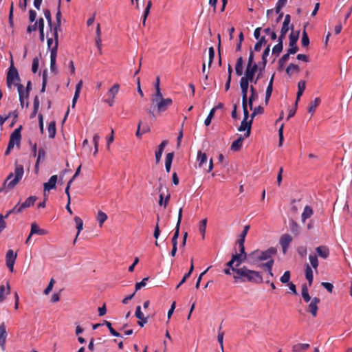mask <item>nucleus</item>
Here are the masks:
<instances>
[{
    "label": "nucleus",
    "mask_w": 352,
    "mask_h": 352,
    "mask_svg": "<svg viewBox=\"0 0 352 352\" xmlns=\"http://www.w3.org/2000/svg\"><path fill=\"white\" fill-rule=\"evenodd\" d=\"M21 126L14 129V131L12 133L8 142L10 147L14 148L15 145H19L21 139Z\"/></svg>",
    "instance_id": "nucleus-9"
},
{
    "label": "nucleus",
    "mask_w": 352,
    "mask_h": 352,
    "mask_svg": "<svg viewBox=\"0 0 352 352\" xmlns=\"http://www.w3.org/2000/svg\"><path fill=\"white\" fill-rule=\"evenodd\" d=\"M318 256L322 258L326 259L329 256V249L325 245L318 246L316 248Z\"/></svg>",
    "instance_id": "nucleus-23"
},
{
    "label": "nucleus",
    "mask_w": 352,
    "mask_h": 352,
    "mask_svg": "<svg viewBox=\"0 0 352 352\" xmlns=\"http://www.w3.org/2000/svg\"><path fill=\"white\" fill-rule=\"evenodd\" d=\"M179 234V227L175 226V231L172 238V244L173 245H177V239Z\"/></svg>",
    "instance_id": "nucleus-62"
},
{
    "label": "nucleus",
    "mask_w": 352,
    "mask_h": 352,
    "mask_svg": "<svg viewBox=\"0 0 352 352\" xmlns=\"http://www.w3.org/2000/svg\"><path fill=\"white\" fill-rule=\"evenodd\" d=\"M253 111L252 113L251 114V118L252 120H253V118L256 116V115H258V114H262L264 112V109L263 107L261 106H258V107H254V109L252 108V109Z\"/></svg>",
    "instance_id": "nucleus-57"
},
{
    "label": "nucleus",
    "mask_w": 352,
    "mask_h": 352,
    "mask_svg": "<svg viewBox=\"0 0 352 352\" xmlns=\"http://www.w3.org/2000/svg\"><path fill=\"white\" fill-rule=\"evenodd\" d=\"M243 119L239 127L238 128V130L239 131H245L243 135L245 138H248L251 133V127L253 120L251 118L250 120H248L249 118V111L248 110V107L243 108Z\"/></svg>",
    "instance_id": "nucleus-5"
},
{
    "label": "nucleus",
    "mask_w": 352,
    "mask_h": 352,
    "mask_svg": "<svg viewBox=\"0 0 352 352\" xmlns=\"http://www.w3.org/2000/svg\"><path fill=\"white\" fill-rule=\"evenodd\" d=\"M207 155L205 153L199 151L197 156V162L199 167H202L207 162Z\"/></svg>",
    "instance_id": "nucleus-35"
},
{
    "label": "nucleus",
    "mask_w": 352,
    "mask_h": 352,
    "mask_svg": "<svg viewBox=\"0 0 352 352\" xmlns=\"http://www.w3.org/2000/svg\"><path fill=\"white\" fill-rule=\"evenodd\" d=\"M37 198L36 196H30L28 197L24 202L20 204L19 202L16 206L18 208L19 212L21 213L24 209L30 208V206L34 204V202L36 201Z\"/></svg>",
    "instance_id": "nucleus-13"
},
{
    "label": "nucleus",
    "mask_w": 352,
    "mask_h": 352,
    "mask_svg": "<svg viewBox=\"0 0 352 352\" xmlns=\"http://www.w3.org/2000/svg\"><path fill=\"white\" fill-rule=\"evenodd\" d=\"M58 177L54 175L51 176L47 182L44 183V191H50L56 188Z\"/></svg>",
    "instance_id": "nucleus-21"
},
{
    "label": "nucleus",
    "mask_w": 352,
    "mask_h": 352,
    "mask_svg": "<svg viewBox=\"0 0 352 352\" xmlns=\"http://www.w3.org/2000/svg\"><path fill=\"white\" fill-rule=\"evenodd\" d=\"M104 324L107 327V328L109 329V332L111 333V334L113 336H116V337H120L121 335L117 332L111 326V324L110 322L109 321H107V320H104L103 324Z\"/></svg>",
    "instance_id": "nucleus-50"
},
{
    "label": "nucleus",
    "mask_w": 352,
    "mask_h": 352,
    "mask_svg": "<svg viewBox=\"0 0 352 352\" xmlns=\"http://www.w3.org/2000/svg\"><path fill=\"white\" fill-rule=\"evenodd\" d=\"M300 68L297 65L291 63L286 68V72L288 75H292L294 72H299Z\"/></svg>",
    "instance_id": "nucleus-49"
},
{
    "label": "nucleus",
    "mask_w": 352,
    "mask_h": 352,
    "mask_svg": "<svg viewBox=\"0 0 352 352\" xmlns=\"http://www.w3.org/2000/svg\"><path fill=\"white\" fill-rule=\"evenodd\" d=\"M166 145H167V141L163 140L160 143V144L158 146L157 150L155 153V162L157 164L160 162L163 151Z\"/></svg>",
    "instance_id": "nucleus-22"
},
{
    "label": "nucleus",
    "mask_w": 352,
    "mask_h": 352,
    "mask_svg": "<svg viewBox=\"0 0 352 352\" xmlns=\"http://www.w3.org/2000/svg\"><path fill=\"white\" fill-rule=\"evenodd\" d=\"M173 157H174L173 153H168L166 155L165 168H166V172H168V173H169L170 170Z\"/></svg>",
    "instance_id": "nucleus-38"
},
{
    "label": "nucleus",
    "mask_w": 352,
    "mask_h": 352,
    "mask_svg": "<svg viewBox=\"0 0 352 352\" xmlns=\"http://www.w3.org/2000/svg\"><path fill=\"white\" fill-rule=\"evenodd\" d=\"M207 219H202L199 223V232L202 234L203 239L205 237V233L206 230V226H207Z\"/></svg>",
    "instance_id": "nucleus-51"
},
{
    "label": "nucleus",
    "mask_w": 352,
    "mask_h": 352,
    "mask_svg": "<svg viewBox=\"0 0 352 352\" xmlns=\"http://www.w3.org/2000/svg\"><path fill=\"white\" fill-rule=\"evenodd\" d=\"M291 22V17L289 14H286L282 25V28L280 29V32L287 34L289 31L290 27L289 24Z\"/></svg>",
    "instance_id": "nucleus-28"
},
{
    "label": "nucleus",
    "mask_w": 352,
    "mask_h": 352,
    "mask_svg": "<svg viewBox=\"0 0 352 352\" xmlns=\"http://www.w3.org/2000/svg\"><path fill=\"white\" fill-rule=\"evenodd\" d=\"M263 32L267 35L270 36L272 40L274 41L277 38V35H276V33L275 32L274 28H271L268 27V28L264 29Z\"/></svg>",
    "instance_id": "nucleus-53"
},
{
    "label": "nucleus",
    "mask_w": 352,
    "mask_h": 352,
    "mask_svg": "<svg viewBox=\"0 0 352 352\" xmlns=\"http://www.w3.org/2000/svg\"><path fill=\"white\" fill-rule=\"evenodd\" d=\"M306 88V82L305 80H300L298 83V92L296 94V105L298 103V100L300 99Z\"/></svg>",
    "instance_id": "nucleus-32"
},
{
    "label": "nucleus",
    "mask_w": 352,
    "mask_h": 352,
    "mask_svg": "<svg viewBox=\"0 0 352 352\" xmlns=\"http://www.w3.org/2000/svg\"><path fill=\"white\" fill-rule=\"evenodd\" d=\"M44 16L47 20V26L48 29L50 32V33L53 35V28L54 25L52 24V14L50 10L46 9L44 10Z\"/></svg>",
    "instance_id": "nucleus-27"
},
{
    "label": "nucleus",
    "mask_w": 352,
    "mask_h": 352,
    "mask_svg": "<svg viewBox=\"0 0 352 352\" xmlns=\"http://www.w3.org/2000/svg\"><path fill=\"white\" fill-rule=\"evenodd\" d=\"M6 81L9 89H12L13 85L16 86V84L20 81L18 71L12 65L8 72Z\"/></svg>",
    "instance_id": "nucleus-6"
},
{
    "label": "nucleus",
    "mask_w": 352,
    "mask_h": 352,
    "mask_svg": "<svg viewBox=\"0 0 352 352\" xmlns=\"http://www.w3.org/2000/svg\"><path fill=\"white\" fill-rule=\"evenodd\" d=\"M283 44L278 43L272 48V54L274 55L276 57L278 56L283 50Z\"/></svg>",
    "instance_id": "nucleus-52"
},
{
    "label": "nucleus",
    "mask_w": 352,
    "mask_h": 352,
    "mask_svg": "<svg viewBox=\"0 0 352 352\" xmlns=\"http://www.w3.org/2000/svg\"><path fill=\"white\" fill-rule=\"evenodd\" d=\"M74 221H75V223H76V228L78 230V232H77V234H76V239L74 241V243H76L78 236L79 235L80 232H81V230L83 228V221H82V220L79 217H77V216L75 217H74Z\"/></svg>",
    "instance_id": "nucleus-43"
},
{
    "label": "nucleus",
    "mask_w": 352,
    "mask_h": 352,
    "mask_svg": "<svg viewBox=\"0 0 352 352\" xmlns=\"http://www.w3.org/2000/svg\"><path fill=\"white\" fill-rule=\"evenodd\" d=\"M232 272L236 273L234 276L235 280H240L241 282H251L256 284L262 283L263 276L259 272L249 270L247 267L243 266L240 268H232Z\"/></svg>",
    "instance_id": "nucleus-1"
},
{
    "label": "nucleus",
    "mask_w": 352,
    "mask_h": 352,
    "mask_svg": "<svg viewBox=\"0 0 352 352\" xmlns=\"http://www.w3.org/2000/svg\"><path fill=\"white\" fill-rule=\"evenodd\" d=\"M155 92L153 95H157V96H160V94H162V93L161 91L160 78L159 76H157L156 78V80H155Z\"/></svg>",
    "instance_id": "nucleus-61"
},
{
    "label": "nucleus",
    "mask_w": 352,
    "mask_h": 352,
    "mask_svg": "<svg viewBox=\"0 0 352 352\" xmlns=\"http://www.w3.org/2000/svg\"><path fill=\"white\" fill-rule=\"evenodd\" d=\"M16 86L17 87L18 93L19 96V101L21 107L23 108L25 106L26 107H28V102L25 101L28 99V98H25L23 85H22L20 83H16Z\"/></svg>",
    "instance_id": "nucleus-15"
},
{
    "label": "nucleus",
    "mask_w": 352,
    "mask_h": 352,
    "mask_svg": "<svg viewBox=\"0 0 352 352\" xmlns=\"http://www.w3.org/2000/svg\"><path fill=\"white\" fill-rule=\"evenodd\" d=\"M56 23L54 25L53 28V36L57 37V32H58L60 30L61 26V11L60 3H58V10L56 14Z\"/></svg>",
    "instance_id": "nucleus-18"
},
{
    "label": "nucleus",
    "mask_w": 352,
    "mask_h": 352,
    "mask_svg": "<svg viewBox=\"0 0 352 352\" xmlns=\"http://www.w3.org/2000/svg\"><path fill=\"white\" fill-rule=\"evenodd\" d=\"M274 261H270V262H265V263H261V264L258 265V267L267 270L269 276L272 277L274 276V274L272 272V267L274 265Z\"/></svg>",
    "instance_id": "nucleus-31"
},
{
    "label": "nucleus",
    "mask_w": 352,
    "mask_h": 352,
    "mask_svg": "<svg viewBox=\"0 0 352 352\" xmlns=\"http://www.w3.org/2000/svg\"><path fill=\"white\" fill-rule=\"evenodd\" d=\"M96 44L98 49V50L100 52L102 48V40H101V31H100V24L98 23L96 30Z\"/></svg>",
    "instance_id": "nucleus-41"
},
{
    "label": "nucleus",
    "mask_w": 352,
    "mask_h": 352,
    "mask_svg": "<svg viewBox=\"0 0 352 352\" xmlns=\"http://www.w3.org/2000/svg\"><path fill=\"white\" fill-rule=\"evenodd\" d=\"M250 89L251 95L248 98V104L249 105L250 109H252L253 102L256 99V98H257L258 95L255 88L253 86H250Z\"/></svg>",
    "instance_id": "nucleus-37"
},
{
    "label": "nucleus",
    "mask_w": 352,
    "mask_h": 352,
    "mask_svg": "<svg viewBox=\"0 0 352 352\" xmlns=\"http://www.w3.org/2000/svg\"><path fill=\"white\" fill-rule=\"evenodd\" d=\"M320 300L318 297L313 298L310 301L308 310L314 317H316L317 316L318 309V305L320 303Z\"/></svg>",
    "instance_id": "nucleus-19"
},
{
    "label": "nucleus",
    "mask_w": 352,
    "mask_h": 352,
    "mask_svg": "<svg viewBox=\"0 0 352 352\" xmlns=\"http://www.w3.org/2000/svg\"><path fill=\"white\" fill-rule=\"evenodd\" d=\"M245 138L242 135H241L237 140H234L230 146L231 150L234 151H239L243 145V140Z\"/></svg>",
    "instance_id": "nucleus-26"
},
{
    "label": "nucleus",
    "mask_w": 352,
    "mask_h": 352,
    "mask_svg": "<svg viewBox=\"0 0 352 352\" xmlns=\"http://www.w3.org/2000/svg\"><path fill=\"white\" fill-rule=\"evenodd\" d=\"M221 326H220L219 329L218 336H217V340H218V342L220 344V347H221V349L222 352H224L223 351V336H224V333L223 331H221Z\"/></svg>",
    "instance_id": "nucleus-55"
},
{
    "label": "nucleus",
    "mask_w": 352,
    "mask_h": 352,
    "mask_svg": "<svg viewBox=\"0 0 352 352\" xmlns=\"http://www.w3.org/2000/svg\"><path fill=\"white\" fill-rule=\"evenodd\" d=\"M292 238L288 234H285L281 236L280 241H279V243L282 248L283 252L284 254H285L286 252L287 251V249H288L289 245L290 243L292 242Z\"/></svg>",
    "instance_id": "nucleus-16"
},
{
    "label": "nucleus",
    "mask_w": 352,
    "mask_h": 352,
    "mask_svg": "<svg viewBox=\"0 0 352 352\" xmlns=\"http://www.w3.org/2000/svg\"><path fill=\"white\" fill-rule=\"evenodd\" d=\"M305 277L309 282V285L311 286L314 280V274L313 270L309 265H307L305 267Z\"/></svg>",
    "instance_id": "nucleus-40"
},
{
    "label": "nucleus",
    "mask_w": 352,
    "mask_h": 352,
    "mask_svg": "<svg viewBox=\"0 0 352 352\" xmlns=\"http://www.w3.org/2000/svg\"><path fill=\"white\" fill-rule=\"evenodd\" d=\"M10 294V287L8 283L6 286L3 285H0V303L3 302L6 299V296Z\"/></svg>",
    "instance_id": "nucleus-24"
},
{
    "label": "nucleus",
    "mask_w": 352,
    "mask_h": 352,
    "mask_svg": "<svg viewBox=\"0 0 352 352\" xmlns=\"http://www.w3.org/2000/svg\"><path fill=\"white\" fill-rule=\"evenodd\" d=\"M313 214V210L309 206H306L304 208L303 212L301 214V220L305 222L307 219L311 217Z\"/></svg>",
    "instance_id": "nucleus-36"
},
{
    "label": "nucleus",
    "mask_w": 352,
    "mask_h": 352,
    "mask_svg": "<svg viewBox=\"0 0 352 352\" xmlns=\"http://www.w3.org/2000/svg\"><path fill=\"white\" fill-rule=\"evenodd\" d=\"M290 280V272L285 271L283 276L280 277V280L283 283H288Z\"/></svg>",
    "instance_id": "nucleus-64"
},
{
    "label": "nucleus",
    "mask_w": 352,
    "mask_h": 352,
    "mask_svg": "<svg viewBox=\"0 0 352 352\" xmlns=\"http://www.w3.org/2000/svg\"><path fill=\"white\" fill-rule=\"evenodd\" d=\"M301 43L303 47H307L309 44V38L305 30L302 32Z\"/></svg>",
    "instance_id": "nucleus-60"
},
{
    "label": "nucleus",
    "mask_w": 352,
    "mask_h": 352,
    "mask_svg": "<svg viewBox=\"0 0 352 352\" xmlns=\"http://www.w3.org/2000/svg\"><path fill=\"white\" fill-rule=\"evenodd\" d=\"M273 81H274V75L271 77V79L269 82L268 86L267 87L266 91H265V104H267L272 91H273Z\"/></svg>",
    "instance_id": "nucleus-33"
},
{
    "label": "nucleus",
    "mask_w": 352,
    "mask_h": 352,
    "mask_svg": "<svg viewBox=\"0 0 352 352\" xmlns=\"http://www.w3.org/2000/svg\"><path fill=\"white\" fill-rule=\"evenodd\" d=\"M243 61L242 57L241 56V57L238 58L236 60V65H235V72H236V74L239 76H240L243 74Z\"/></svg>",
    "instance_id": "nucleus-39"
},
{
    "label": "nucleus",
    "mask_w": 352,
    "mask_h": 352,
    "mask_svg": "<svg viewBox=\"0 0 352 352\" xmlns=\"http://www.w3.org/2000/svg\"><path fill=\"white\" fill-rule=\"evenodd\" d=\"M249 229H250L249 225L244 226L243 230L240 234L239 239L237 241V244L239 246H244L245 239V237H246V235L248 234Z\"/></svg>",
    "instance_id": "nucleus-30"
},
{
    "label": "nucleus",
    "mask_w": 352,
    "mask_h": 352,
    "mask_svg": "<svg viewBox=\"0 0 352 352\" xmlns=\"http://www.w3.org/2000/svg\"><path fill=\"white\" fill-rule=\"evenodd\" d=\"M289 228H290V230L291 232L293 233V234H297L299 232V226L298 224L292 220L289 221Z\"/></svg>",
    "instance_id": "nucleus-56"
},
{
    "label": "nucleus",
    "mask_w": 352,
    "mask_h": 352,
    "mask_svg": "<svg viewBox=\"0 0 352 352\" xmlns=\"http://www.w3.org/2000/svg\"><path fill=\"white\" fill-rule=\"evenodd\" d=\"M39 60L37 57H35L32 60V71L33 73H36L38 69Z\"/></svg>",
    "instance_id": "nucleus-63"
},
{
    "label": "nucleus",
    "mask_w": 352,
    "mask_h": 352,
    "mask_svg": "<svg viewBox=\"0 0 352 352\" xmlns=\"http://www.w3.org/2000/svg\"><path fill=\"white\" fill-rule=\"evenodd\" d=\"M151 102L157 109L158 113L166 111L173 104V100L170 98H164L162 94L160 96L152 95Z\"/></svg>",
    "instance_id": "nucleus-4"
},
{
    "label": "nucleus",
    "mask_w": 352,
    "mask_h": 352,
    "mask_svg": "<svg viewBox=\"0 0 352 352\" xmlns=\"http://www.w3.org/2000/svg\"><path fill=\"white\" fill-rule=\"evenodd\" d=\"M309 260L311 266V267H313L314 270H317L318 267V260L317 255L313 254H309Z\"/></svg>",
    "instance_id": "nucleus-45"
},
{
    "label": "nucleus",
    "mask_w": 352,
    "mask_h": 352,
    "mask_svg": "<svg viewBox=\"0 0 352 352\" xmlns=\"http://www.w3.org/2000/svg\"><path fill=\"white\" fill-rule=\"evenodd\" d=\"M239 253L232 254V258L235 261V267H239L247 258L245 246H239Z\"/></svg>",
    "instance_id": "nucleus-10"
},
{
    "label": "nucleus",
    "mask_w": 352,
    "mask_h": 352,
    "mask_svg": "<svg viewBox=\"0 0 352 352\" xmlns=\"http://www.w3.org/2000/svg\"><path fill=\"white\" fill-rule=\"evenodd\" d=\"M277 250L275 248L271 247L266 250H256L252 252L249 254V259L250 263L257 264L262 261L270 262V261H274L273 256L276 254Z\"/></svg>",
    "instance_id": "nucleus-3"
},
{
    "label": "nucleus",
    "mask_w": 352,
    "mask_h": 352,
    "mask_svg": "<svg viewBox=\"0 0 352 352\" xmlns=\"http://www.w3.org/2000/svg\"><path fill=\"white\" fill-rule=\"evenodd\" d=\"M57 57V43L54 45L50 54V70L52 73L56 74L57 69L56 66Z\"/></svg>",
    "instance_id": "nucleus-17"
},
{
    "label": "nucleus",
    "mask_w": 352,
    "mask_h": 352,
    "mask_svg": "<svg viewBox=\"0 0 352 352\" xmlns=\"http://www.w3.org/2000/svg\"><path fill=\"white\" fill-rule=\"evenodd\" d=\"M107 219V215L104 212L102 211H99L98 212L97 221H98L100 226H102Z\"/></svg>",
    "instance_id": "nucleus-54"
},
{
    "label": "nucleus",
    "mask_w": 352,
    "mask_h": 352,
    "mask_svg": "<svg viewBox=\"0 0 352 352\" xmlns=\"http://www.w3.org/2000/svg\"><path fill=\"white\" fill-rule=\"evenodd\" d=\"M46 234H47V231L44 229H41L36 223L31 224L30 236H32L33 234L42 236L45 235Z\"/></svg>",
    "instance_id": "nucleus-25"
},
{
    "label": "nucleus",
    "mask_w": 352,
    "mask_h": 352,
    "mask_svg": "<svg viewBox=\"0 0 352 352\" xmlns=\"http://www.w3.org/2000/svg\"><path fill=\"white\" fill-rule=\"evenodd\" d=\"M258 68V67L257 64L247 65L244 76L241 77V79L250 82H253L254 75L256 73Z\"/></svg>",
    "instance_id": "nucleus-7"
},
{
    "label": "nucleus",
    "mask_w": 352,
    "mask_h": 352,
    "mask_svg": "<svg viewBox=\"0 0 352 352\" xmlns=\"http://www.w3.org/2000/svg\"><path fill=\"white\" fill-rule=\"evenodd\" d=\"M36 155H37V160L36 162L35 166H36V168H38L40 161L42 160H44V158L45 157V151L44 148H40L38 149V153Z\"/></svg>",
    "instance_id": "nucleus-47"
},
{
    "label": "nucleus",
    "mask_w": 352,
    "mask_h": 352,
    "mask_svg": "<svg viewBox=\"0 0 352 352\" xmlns=\"http://www.w3.org/2000/svg\"><path fill=\"white\" fill-rule=\"evenodd\" d=\"M47 48L50 50V53L52 52V49L54 48V45L57 43V47L58 46V32H57V37L55 36H53L49 30L47 31Z\"/></svg>",
    "instance_id": "nucleus-14"
},
{
    "label": "nucleus",
    "mask_w": 352,
    "mask_h": 352,
    "mask_svg": "<svg viewBox=\"0 0 352 352\" xmlns=\"http://www.w3.org/2000/svg\"><path fill=\"white\" fill-rule=\"evenodd\" d=\"M24 174V168L21 164H15L14 173H10L0 188V194L7 192L8 190L13 189L21 180Z\"/></svg>",
    "instance_id": "nucleus-2"
},
{
    "label": "nucleus",
    "mask_w": 352,
    "mask_h": 352,
    "mask_svg": "<svg viewBox=\"0 0 352 352\" xmlns=\"http://www.w3.org/2000/svg\"><path fill=\"white\" fill-rule=\"evenodd\" d=\"M151 6H152V1L151 0H149L147 2L146 6V8L144 9V14H143L142 23H143L144 25H145L146 20V18H147L148 15L149 14Z\"/></svg>",
    "instance_id": "nucleus-46"
},
{
    "label": "nucleus",
    "mask_w": 352,
    "mask_h": 352,
    "mask_svg": "<svg viewBox=\"0 0 352 352\" xmlns=\"http://www.w3.org/2000/svg\"><path fill=\"white\" fill-rule=\"evenodd\" d=\"M320 102L321 100L320 98H316L315 100L310 103L308 112L313 114L315 112L316 107L320 104Z\"/></svg>",
    "instance_id": "nucleus-44"
},
{
    "label": "nucleus",
    "mask_w": 352,
    "mask_h": 352,
    "mask_svg": "<svg viewBox=\"0 0 352 352\" xmlns=\"http://www.w3.org/2000/svg\"><path fill=\"white\" fill-rule=\"evenodd\" d=\"M54 283H55L54 279V278H51L50 282H49V283H48V285H47V287L43 291V294L45 295H48L51 292V291L52 290L53 287L54 285Z\"/></svg>",
    "instance_id": "nucleus-59"
},
{
    "label": "nucleus",
    "mask_w": 352,
    "mask_h": 352,
    "mask_svg": "<svg viewBox=\"0 0 352 352\" xmlns=\"http://www.w3.org/2000/svg\"><path fill=\"white\" fill-rule=\"evenodd\" d=\"M49 137L54 138L56 135V124L54 122H51L47 127Z\"/></svg>",
    "instance_id": "nucleus-48"
},
{
    "label": "nucleus",
    "mask_w": 352,
    "mask_h": 352,
    "mask_svg": "<svg viewBox=\"0 0 352 352\" xmlns=\"http://www.w3.org/2000/svg\"><path fill=\"white\" fill-rule=\"evenodd\" d=\"M250 82L243 80H240V88L241 90L242 95V107H248V91L249 89V83Z\"/></svg>",
    "instance_id": "nucleus-8"
},
{
    "label": "nucleus",
    "mask_w": 352,
    "mask_h": 352,
    "mask_svg": "<svg viewBox=\"0 0 352 352\" xmlns=\"http://www.w3.org/2000/svg\"><path fill=\"white\" fill-rule=\"evenodd\" d=\"M7 336L6 324L4 322H2L0 324V347L2 350H5Z\"/></svg>",
    "instance_id": "nucleus-20"
},
{
    "label": "nucleus",
    "mask_w": 352,
    "mask_h": 352,
    "mask_svg": "<svg viewBox=\"0 0 352 352\" xmlns=\"http://www.w3.org/2000/svg\"><path fill=\"white\" fill-rule=\"evenodd\" d=\"M310 347V345L307 343H298L292 346L293 352H305Z\"/></svg>",
    "instance_id": "nucleus-29"
},
{
    "label": "nucleus",
    "mask_w": 352,
    "mask_h": 352,
    "mask_svg": "<svg viewBox=\"0 0 352 352\" xmlns=\"http://www.w3.org/2000/svg\"><path fill=\"white\" fill-rule=\"evenodd\" d=\"M270 45H267L265 49L264 50L262 55V65L260 68H262V69H264L266 64L267 63V57L270 55Z\"/></svg>",
    "instance_id": "nucleus-34"
},
{
    "label": "nucleus",
    "mask_w": 352,
    "mask_h": 352,
    "mask_svg": "<svg viewBox=\"0 0 352 352\" xmlns=\"http://www.w3.org/2000/svg\"><path fill=\"white\" fill-rule=\"evenodd\" d=\"M216 111V108H212L210 111L209 114L208 115L207 118H206L204 121V124L206 126H209L211 123V120L214 115Z\"/></svg>",
    "instance_id": "nucleus-58"
},
{
    "label": "nucleus",
    "mask_w": 352,
    "mask_h": 352,
    "mask_svg": "<svg viewBox=\"0 0 352 352\" xmlns=\"http://www.w3.org/2000/svg\"><path fill=\"white\" fill-rule=\"evenodd\" d=\"M120 90V85L118 83L114 84L107 91V96L110 98H115Z\"/></svg>",
    "instance_id": "nucleus-42"
},
{
    "label": "nucleus",
    "mask_w": 352,
    "mask_h": 352,
    "mask_svg": "<svg viewBox=\"0 0 352 352\" xmlns=\"http://www.w3.org/2000/svg\"><path fill=\"white\" fill-rule=\"evenodd\" d=\"M298 39V32L296 34H294L292 32L289 35V46L287 51L289 54H296L298 50V47L296 45V43Z\"/></svg>",
    "instance_id": "nucleus-12"
},
{
    "label": "nucleus",
    "mask_w": 352,
    "mask_h": 352,
    "mask_svg": "<svg viewBox=\"0 0 352 352\" xmlns=\"http://www.w3.org/2000/svg\"><path fill=\"white\" fill-rule=\"evenodd\" d=\"M17 254L12 250H8L6 255V265L11 272L14 271V265Z\"/></svg>",
    "instance_id": "nucleus-11"
}]
</instances>
